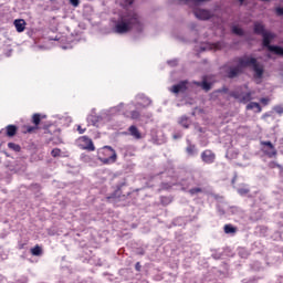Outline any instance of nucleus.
<instances>
[{
	"instance_id": "obj_25",
	"label": "nucleus",
	"mask_w": 283,
	"mask_h": 283,
	"mask_svg": "<svg viewBox=\"0 0 283 283\" xmlns=\"http://www.w3.org/2000/svg\"><path fill=\"white\" fill-rule=\"evenodd\" d=\"M274 112H276V114H283V106L282 105L274 106Z\"/></svg>"
},
{
	"instance_id": "obj_40",
	"label": "nucleus",
	"mask_w": 283,
	"mask_h": 283,
	"mask_svg": "<svg viewBox=\"0 0 283 283\" xmlns=\"http://www.w3.org/2000/svg\"><path fill=\"white\" fill-rule=\"evenodd\" d=\"M234 182H235V177L232 179V185H234Z\"/></svg>"
},
{
	"instance_id": "obj_37",
	"label": "nucleus",
	"mask_w": 283,
	"mask_h": 283,
	"mask_svg": "<svg viewBox=\"0 0 283 283\" xmlns=\"http://www.w3.org/2000/svg\"><path fill=\"white\" fill-rule=\"evenodd\" d=\"M180 136H181V135H174V138H175V139H178V138H180Z\"/></svg>"
},
{
	"instance_id": "obj_18",
	"label": "nucleus",
	"mask_w": 283,
	"mask_h": 283,
	"mask_svg": "<svg viewBox=\"0 0 283 283\" xmlns=\"http://www.w3.org/2000/svg\"><path fill=\"white\" fill-rule=\"evenodd\" d=\"M179 125H181V127H185L186 129H188L189 125H191V119H189L188 117L182 116L179 119Z\"/></svg>"
},
{
	"instance_id": "obj_23",
	"label": "nucleus",
	"mask_w": 283,
	"mask_h": 283,
	"mask_svg": "<svg viewBox=\"0 0 283 283\" xmlns=\"http://www.w3.org/2000/svg\"><path fill=\"white\" fill-rule=\"evenodd\" d=\"M51 155L53 156V158H59V156H61V149L54 148V149L51 151Z\"/></svg>"
},
{
	"instance_id": "obj_9",
	"label": "nucleus",
	"mask_w": 283,
	"mask_h": 283,
	"mask_svg": "<svg viewBox=\"0 0 283 283\" xmlns=\"http://www.w3.org/2000/svg\"><path fill=\"white\" fill-rule=\"evenodd\" d=\"M201 159L207 165H211V163H214V160H216V154H213L211 150H205L201 154Z\"/></svg>"
},
{
	"instance_id": "obj_5",
	"label": "nucleus",
	"mask_w": 283,
	"mask_h": 283,
	"mask_svg": "<svg viewBox=\"0 0 283 283\" xmlns=\"http://www.w3.org/2000/svg\"><path fill=\"white\" fill-rule=\"evenodd\" d=\"M116 150L109 146H104L98 151V160H101V163L104 165H114V163H116Z\"/></svg>"
},
{
	"instance_id": "obj_15",
	"label": "nucleus",
	"mask_w": 283,
	"mask_h": 283,
	"mask_svg": "<svg viewBox=\"0 0 283 283\" xmlns=\"http://www.w3.org/2000/svg\"><path fill=\"white\" fill-rule=\"evenodd\" d=\"M247 109H254V112H256L258 114H260V112H262V107L260 106L259 103H255V102L249 103L247 105Z\"/></svg>"
},
{
	"instance_id": "obj_3",
	"label": "nucleus",
	"mask_w": 283,
	"mask_h": 283,
	"mask_svg": "<svg viewBox=\"0 0 283 283\" xmlns=\"http://www.w3.org/2000/svg\"><path fill=\"white\" fill-rule=\"evenodd\" d=\"M243 67H252L256 82H260V80L264 75V65L258 62L255 57L245 55L235 60V65L231 66L228 72L229 78H235V76H238V74L242 72Z\"/></svg>"
},
{
	"instance_id": "obj_28",
	"label": "nucleus",
	"mask_w": 283,
	"mask_h": 283,
	"mask_svg": "<svg viewBox=\"0 0 283 283\" xmlns=\"http://www.w3.org/2000/svg\"><path fill=\"white\" fill-rule=\"evenodd\" d=\"M168 65H171L172 67L175 65H178V60H170V61H168Z\"/></svg>"
},
{
	"instance_id": "obj_16",
	"label": "nucleus",
	"mask_w": 283,
	"mask_h": 283,
	"mask_svg": "<svg viewBox=\"0 0 283 283\" xmlns=\"http://www.w3.org/2000/svg\"><path fill=\"white\" fill-rule=\"evenodd\" d=\"M195 85H198V87H202L205 92H209L211 90V84H209L207 81L203 82H193Z\"/></svg>"
},
{
	"instance_id": "obj_32",
	"label": "nucleus",
	"mask_w": 283,
	"mask_h": 283,
	"mask_svg": "<svg viewBox=\"0 0 283 283\" xmlns=\"http://www.w3.org/2000/svg\"><path fill=\"white\" fill-rule=\"evenodd\" d=\"M276 13H277L280 17H282V14H283V8H277V9H276Z\"/></svg>"
},
{
	"instance_id": "obj_31",
	"label": "nucleus",
	"mask_w": 283,
	"mask_h": 283,
	"mask_svg": "<svg viewBox=\"0 0 283 283\" xmlns=\"http://www.w3.org/2000/svg\"><path fill=\"white\" fill-rule=\"evenodd\" d=\"M270 167L272 169H275V167H280V165H277L276 163L272 161V163H270Z\"/></svg>"
},
{
	"instance_id": "obj_27",
	"label": "nucleus",
	"mask_w": 283,
	"mask_h": 283,
	"mask_svg": "<svg viewBox=\"0 0 283 283\" xmlns=\"http://www.w3.org/2000/svg\"><path fill=\"white\" fill-rule=\"evenodd\" d=\"M71 4H73L74 8H78V0H69Z\"/></svg>"
},
{
	"instance_id": "obj_17",
	"label": "nucleus",
	"mask_w": 283,
	"mask_h": 283,
	"mask_svg": "<svg viewBox=\"0 0 283 283\" xmlns=\"http://www.w3.org/2000/svg\"><path fill=\"white\" fill-rule=\"evenodd\" d=\"M186 151L188 156H198V148L196 146L189 144L188 147L186 148Z\"/></svg>"
},
{
	"instance_id": "obj_14",
	"label": "nucleus",
	"mask_w": 283,
	"mask_h": 283,
	"mask_svg": "<svg viewBox=\"0 0 283 283\" xmlns=\"http://www.w3.org/2000/svg\"><path fill=\"white\" fill-rule=\"evenodd\" d=\"M17 126L15 125H8L6 127V134L9 136V138H12V136H15L17 134Z\"/></svg>"
},
{
	"instance_id": "obj_36",
	"label": "nucleus",
	"mask_w": 283,
	"mask_h": 283,
	"mask_svg": "<svg viewBox=\"0 0 283 283\" xmlns=\"http://www.w3.org/2000/svg\"><path fill=\"white\" fill-rule=\"evenodd\" d=\"M220 44H214V50H220Z\"/></svg>"
},
{
	"instance_id": "obj_34",
	"label": "nucleus",
	"mask_w": 283,
	"mask_h": 283,
	"mask_svg": "<svg viewBox=\"0 0 283 283\" xmlns=\"http://www.w3.org/2000/svg\"><path fill=\"white\" fill-rule=\"evenodd\" d=\"M201 50H202L203 52L207 51V50H209V44H206V45L201 46Z\"/></svg>"
},
{
	"instance_id": "obj_1",
	"label": "nucleus",
	"mask_w": 283,
	"mask_h": 283,
	"mask_svg": "<svg viewBox=\"0 0 283 283\" xmlns=\"http://www.w3.org/2000/svg\"><path fill=\"white\" fill-rule=\"evenodd\" d=\"M135 101L136 103H120L119 105L111 107L109 109H104L99 113L98 116L87 117V120H90L92 125H97V123H107L109 122L111 116H114V114H118L120 112L126 116V118H132V120H143L140 112L136 109H140V107H149V105H151V99L146 97L144 94H138L136 95ZM134 108L135 111H132Z\"/></svg>"
},
{
	"instance_id": "obj_38",
	"label": "nucleus",
	"mask_w": 283,
	"mask_h": 283,
	"mask_svg": "<svg viewBox=\"0 0 283 283\" xmlns=\"http://www.w3.org/2000/svg\"><path fill=\"white\" fill-rule=\"evenodd\" d=\"M62 50H70V46H62Z\"/></svg>"
},
{
	"instance_id": "obj_13",
	"label": "nucleus",
	"mask_w": 283,
	"mask_h": 283,
	"mask_svg": "<svg viewBox=\"0 0 283 283\" xmlns=\"http://www.w3.org/2000/svg\"><path fill=\"white\" fill-rule=\"evenodd\" d=\"M13 25H14L17 32H24L27 23H25V20L18 19V20H14Z\"/></svg>"
},
{
	"instance_id": "obj_26",
	"label": "nucleus",
	"mask_w": 283,
	"mask_h": 283,
	"mask_svg": "<svg viewBox=\"0 0 283 283\" xmlns=\"http://www.w3.org/2000/svg\"><path fill=\"white\" fill-rule=\"evenodd\" d=\"M200 188H193V189H190V193L191 196H195V193H200Z\"/></svg>"
},
{
	"instance_id": "obj_24",
	"label": "nucleus",
	"mask_w": 283,
	"mask_h": 283,
	"mask_svg": "<svg viewBox=\"0 0 283 283\" xmlns=\"http://www.w3.org/2000/svg\"><path fill=\"white\" fill-rule=\"evenodd\" d=\"M226 233H235V228L231 226H224Z\"/></svg>"
},
{
	"instance_id": "obj_29",
	"label": "nucleus",
	"mask_w": 283,
	"mask_h": 283,
	"mask_svg": "<svg viewBox=\"0 0 283 283\" xmlns=\"http://www.w3.org/2000/svg\"><path fill=\"white\" fill-rule=\"evenodd\" d=\"M269 98H266V97H263V98H261V103L263 104V105H269Z\"/></svg>"
},
{
	"instance_id": "obj_39",
	"label": "nucleus",
	"mask_w": 283,
	"mask_h": 283,
	"mask_svg": "<svg viewBox=\"0 0 283 283\" xmlns=\"http://www.w3.org/2000/svg\"><path fill=\"white\" fill-rule=\"evenodd\" d=\"M239 2H240L241 4H243V3H244V0H239Z\"/></svg>"
},
{
	"instance_id": "obj_33",
	"label": "nucleus",
	"mask_w": 283,
	"mask_h": 283,
	"mask_svg": "<svg viewBox=\"0 0 283 283\" xmlns=\"http://www.w3.org/2000/svg\"><path fill=\"white\" fill-rule=\"evenodd\" d=\"M161 202H163V205H168V203H169V199L163 198V199H161Z\"/></svg>"
},
{
	"instance_id": "obj_7",
	"label": "nucleus",
	"mask_w": 283,
	"mask_h": 283,
	"mask_svg": "<svg viewBox=\"0 0 283 283\" xmlns=\"http://www.w3.org/2000/svg\"><path fill=\"white\" fill-rule=\"evenodd\" d=\"M188 87H189V82L188 81H181L179 84L171 86L169 88V91L172 94H181L184 92H187Z\"/></svg>"
},
{
	"instance_id": "obj_11",
	"label": "nucleus",
	"mask_w": 283,
	"mask_h": 283,
	"mask_svg": "<svg viewBox=\"0 0 283 283\" xmlns=\"http://www.w3.org/2000/svg\"><path fill=\"white\" fill-rule=\"evenodd\" d=\"M234 97L239 98L241 103H249V101H252L253 97H251V92H235Z\"/></svg>"
},
{
	"instance_id": "obj_30",
	"label": "nucleus",
	"mask_w": 283,
	"mask_h": 283,
	"mask_svg": "<svg viewBox=\"0 0 283 283\" xmlns=\"http://www.w3.org/2000/svg\"><path fill=\"white\" fill-rule=\"evenodd\" d=\"M77 132H78V134H85V128L77 126Z\"/></svg>"
},
{
	"instance_id": "obj_22",
	"label": "nucleus",
	"mask_w": 283,
	"mask_h": 283,
	"mask_svg": "<svg viewBox=\"0 0 283 283\" xmlns=\"http://www.w3.org/2000/svg\"><path fill=\"white\" fill-rule=\"evenodd\" d=\"M9 149H12V151H21V146L14 143H9L8 144Z\"/></svg>"
},
{
	"instance_id": "obj_6",
	"label": "nucleus",
	"mask_w": 283,
	"mask_h": 283,
	"mask_svg": "<svg viewBox=\"0 0 283 283\" xmlns=\"http://www.w3.org/2000/svg\"><path fill=\"white\" fill-rule=\"evenodd\" d=\"M261 149L269 158L277 156V149L271 142H261Z\"/></svg>"
},
{
	"instance_id": "obj_20",
	"label": "nucleus",
	"mask_w": 283,
	"mask_h": 283,
	"mask_svg": "<svg viewBox=\"0 0 283 283\" xmlns=\"http://www.w3.org/2000/svg\"><path fill=\"white\" fill-rule=\"evenodd\" d=\"M31 253L32 255H41L43 253V250L41 249V247L35 245L31 249Z\"/></svg>"
},
{
	"instance_id": "obj_35",
	"label": "nucleus",
	"mask_w": 283,
	"mask_h": 283,
	"mask_svg": "<svg viewBox=\"0 0 283 283\" xmlns=\"http://www.w3.org/2000/svg\"><path fill=\"white\" fill-rule=\"evenodd\" d=\"M242 251H244V250L239 251V255H241V258H247V254H242Z\"/></svg>"
},
{
	"instance_id": "obj_21",
	"label": "nucleus",
	"mask_w": 283,
	"mask_h": 283,
	"mask_svg": "<svg viewBox=\"0 0 283 283\" xmlns=\"http://www.w3.org/2000/svg\"><path fill=\"white\" fill-rule=\"evenodd\" d=\"M232 32L233 34H238L239 36H242V34H244V31H242V29L238 25L232 27Z\"/></svg>"
},
{
	"instance_id": "obj_19",
	"label": "nucleus",
	"mask_w": 283,
	"mask_h": 283,
	"mask_svg": "<svg viewBox=\"0 0 283 283\" xmlns=\"http://www.w3.org/2000/svg\"><path fill=\"white\" fill-rule=\"evenodd\" d=\"M237 191L240 196H247V193H249V187L247 185H243L238 188Z\"/></svg>"
},
{
	"instance_id": "obj_8",
	"label": "nucleus",
	"mask_w": 283,
	"mask_h": 283,
	"mask_svg": "<svg viewBox=\"0 0 283 283\" xmlns=\"http://www.w3.org/2000/svg\"><path fill=\"white\" fill-rule=\"evenodd\" d=\"M125 136H132L135 140H140L143 138V133L135 125L129 126L128 133H124Z\"/></svg>"
},
{
	"instance_id": "obj_12",
	"label": "nucleus",
	"mask_w": 283,
	"mask_h": 283,
	"mask_svg": "<svg viewBox=\"0 0 283 283\" xmlns=\"http://www.w3.org/2000/svg\"><path fill=\"white\" fill-rule=\"evenodd\" d=\"M33 124L34 126H29L27 128L28 134H32V132H34V129H36L39 127V124L41 123V115L40 114H34L32 117Z\"/></svg>"
},
{
	"instance_id": "obj_10",
	"label": "nucleus",
	"mask_w": 283,
	"mask_h": 283,
	"mask_svg": "<svg viewBox=\"0 0 283 283\" xmlns=\"http://www.w3.org/2000/svg\"><path fill=\"white\" fill-rule=\"evenodd\" d=\"M80 143H83L84 149H87L88 151H94L96 149V147H94V143L87 136L81 137Z\"/></svg>"
},
{
	"instance_id": "obj_2",
	"label": "nucleus",
	"mask_w": 283,
	"mask_h": 283,
	"mask_svg": "<svg viewBox=\"0 0 283 283\" xmlns=\"http://www.w3.org/2000/svg\"><path fill=\"white\" fill-rule=\"evenodd\" d=\"M116 3L123 8V11L117 18H113L114 32H116V34H127V32H132V30L143 32V21H140V15H138L136 11L129 10L134 0H117Z\"/></svg>"
},
{
	"instance_id": "obj_4",
	"label": "nucleus",
	"mask_w": 283,
	"mask_h": 283,
	"mask_svg": "<svg viewBox=\"0 0 283 283\" xmlns=\"http://www.w3.org/2000/svg\"><path fill=\"white\" fill-rule=\"evenodd\" d=\"M254 32L263 36V46L266 48L269 52H272V54H277L279 56H283V48L271 45V41L275 39V34L264 30V24L261 22H255Z\"/></svg>"
}]
</instances>
